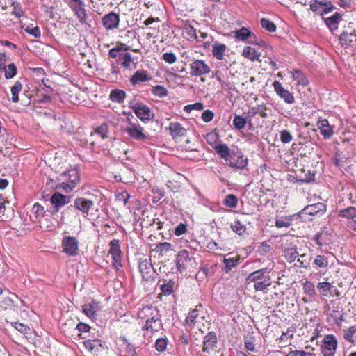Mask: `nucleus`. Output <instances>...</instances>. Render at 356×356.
<instances>
[{
    "label": "nucleus",
    "mask_w": 356,
    "mask_h": 356,
    "mask_svg": "<svg viewBox=\"0 0 356 356\" xmlns=\"http://www.w3.org/2000/svg\"><path fill=\"white\" fill-rule=\"evenodd\" d=\"M246 281L248 282H254V289L257 291H265L272 283L270 271L267 268L251 273L248 276Z\"/></svg>",
    "instance_id": "obj_1"
},
{
    "label": "nucleus",
    "mask_w": 356,
    "mask_h": 356,
    "mask_svg": "<svg viewBox=\"0 0 356 356\" xmlns=\"http://www.w3.org/2000/svg\"><path fill=\"white\" fill-rule=\"evenodd\" d=\"M59 180L63 181L60 184V188L66 192H70L79 181L78 171L75 169H71L67 173L61 174Z\"/></svg>",
    "instance_id": "obj_2"
},
{
    "label": "nucleus",
    "mask_w": 356,
    "mask_h": 356,
    "mask_svg": "<svg viewBox=\"0 0 356 356\" xmlns=\"http://www.w3.org/2000/svg\"><path fill=\"white\" fill-rule=\"evenodd\" d=\"M337 347V340L332 334L325 335L321 345V353L323 356H334Z\"/></svg>",
    "instance_id": "obj_3"
},
{
    "label": "nucleus",
    "mask_w": 356,
    "mask_h": 356,
    "mask_svg": "<svg viewBox=\"0 0 356 356\" xmlns=\"http://www.w3.org/2000/svg\"><path fill=\"white\" fill-rule=\"evenodd\" d=\"M190 75L191 76H201L209 74L210 67L203 60H194L189 65Z\"/></svg>",
    "instance_id": "obj_4"
},
{
    "label": "nucleus",
    "mask_w": 356,
    "mask_h": 356,
    "mask_svg": "<svg viewBox=\"0 0 356 356\" xmlns=\"http://www.w3.org/2000/svg\"><path fill=\"white\" fill-rule=\"evenodd\" d=\"M248 159L244 157L241 151L237 149L232 152V155L226 163L231 168L243 169L248 165Z\"/></svg>",
    "instance_id": "obj_5"
},
{
    "label": "nucleus",
    "mask_w": 356,
    "mask_h": 356,
    "mask_svg": "<svg viewBox=\"0 0 356 356\" xmlns=\"http://www.w3.org/2000/svg\"><path fill=\"white\" fill-rule=\"evenodd\" d=\"M109 253L111 254L113 265L114 268L118 270L122 266L121 262L122 252L120 248L119 241L116 239L112 240L110 243Z\"/></svg>",
    "instance_id": "obj_6"
},
{
    "label": "nucleus",
    "mask_w": 356,
    "mask_h": 356,
    "mask_svg": "<svg viewBox=\"0 0 356 356\" xmlns=\"http://www.w3.org/2000/svg\"><path fill=\"white\" fill-rule=\"evenodd\" d=\"M63 252L70 256H76L78 254L79 241L74 236H65L62 241Z\"/></svg>",
    "instance_id": "obj_7"
},
{
    "label": "nucleus",
    "mask_w": 356,
    "mask_h": 356,
    "mask_svg": "<svg viewBox=\"0 0 356 356\" xmlns=\"http://www.w3.org/2000/svg\"><path fill=\"white\" fill-rule=\"evenodd\" d=\"M129 136L134 140L145 141L147 137L143 133V128L138 124L129 122V126L125 129Z\"/></svg>",
    "instance_id": "obj_8"
},
{
    "label": "nucleus",
    "mask_w": 356,
    "mask_h": 356,
    "mask_svg": "<svg viewBox=\"0 0 356 356\" xmlns=\"http://www.w3.org/2000/svg\"><path fill=\"white\" fill-rule=\"evenodd\" d=\"M130 108L134 111L136 116L143 122H147L150 119V108L142 103L131 102Z\"/></svg>",
    "instance_id": "obj_9"
},
{
    "label": "nucleus",
    "mask_w": 356,
    "mask_h": 356,
    "mask_svg": "<svg viewBox=\"0 0 356 356\" xmlns=\"http://www.w3.org/2000/svg\"><path fill=\"white\" fill-rule=\"evenodd\" d=\"M102 309L100 302L97 300H92L90 302L85 304L82 307L83 312L90 318L96 320L97 313Z\"/></svg>",
    "instance_id": "obj_10"
},
{
    "label": "nucleus",
    "mask_w": 356,
    "mask_h": 356,
    "mask_svg": "<svg viewBox=\"0 0 356 356\" xmlns=\"http://www.w3.org/2000/svg\"><path fill=\"white\" fill-rule=\"evenodd\" d=\"M102 22L106 30H113L119 26L120 16L114 12H110L102 17Z\"/></svg>",
    "instance_id": "obj_11"
},
{
    "label": "nucleus",
    "mask_w": 356,
    "mask_h": 356,
    "mask_svg": "<svg viewBox=\"0 0 356 356\" xmlns=\"http://www.w3.org/2000/svg\"><path fill=\"white\" fill-rule=\"evenodd\" d=\"M317 289L319 291L320 293L325 297L332 296V297H339L340 293L337 290L335 286L332 285L330 282H319L317 284Z\"/></svg>",
    "instance_id": "obj_12"
},
{
    "label": "nucleus",
    "mask_w": 356,
    "mask_h": 356,
    "mask_svg": "<svg viewBox=\"0 0 356 356\" xmlns=\"http://www.w3.org/2000/svg\"><path fill=\"white\" fill-rule=\"evenodd\" d=\"M273 86L277 95L282 99L284 102L289 104L294 102V97L292 93L286 90L278 81H275L273 83Z\"/></svg>",
    "instance_id": "obj_13"
},
{
    "label": "nucleus",
    "mask_w": 356,
    "mask_h": 356,
    "mask_svg": "<svg viewBox=\"0 0 356 356\" xmlns=\"http://www.w3.org/2000/svg\"><path fill=\"white\" fill-rule=\"evenodd\" d=\"M93 206L94 202L92 200L84 197H78L74 201V207L84 215H88L90 209H92Z\"/></svg>",
    "instance_id": "obj_14"
},
{
    "label": "nucleus",
    "mask_w": 356,
    "mask_h": 356,
    "mask_svg": "<svg viewBox=\"0 0 356 356\" xmlns=\"http://www.w3.org/2000/svg\"><path fill=\"white\" fill-rule=\"evenodd\" d=\"M139 270L143 280L148 281L152 279L154 275L153 266L147 259L141 260L139 262Z\"/></svg>",
    "instance_id": "obj_15"
},
{
    "label": "nucleus",
    "mask_w": 356,
    "mask_h": 356,
    "mask_svg": "<svg viewBox=\"0 0 356 356\" xmlns=\"http://www.w3.org/2000/svg\"><path fill=\"white\" fill-rule=\"evenodd\" d=\"M218 339L214 332H208L204 337L202 352L208 353L210 350L217 348Z\"/></svg>",
    "instance_id": "obj_16"
},
{
    "label": "nucleus",
    "mask_w": 356,
    "mask_h": 356,
    "mask_svg": "<svg viewBox=\"0 0 356 356\" xmlns=\"http://www.w3.org/2000/svg\"><path fill=\"white\" fill-rule=\"evenodd\" d=\"M162 327V323L159 318L152 316L146 321L143 329L145 330L144 335L149 336V332L152 334L154 332H158Z\"/></svg>",
    "instance_id": "obj_17"
},
{
    "label": "nucleus",
    "mask_w": 356,
    "mask_h": 356,
    "mask_svg": "<svg viewBox=\"0 0 356 356\" xmlns=\"http://www.w3.org/2000/svg\"><path fill=\"white\" fill-rule=\"evenodd\" d=\"M189 261V253L186 250H181L178 252L177 259L175 260L178 271L181 273L186 270Z\"/></svg>",
    "instance_id": "obj_18"
},
{
    "label": "nucleus",
    "mask_w": 356,
    "mask_h": 356,
    "mask_svg": "<svg viewBox=\"0 0 356 356\" xmlns=\"http://www.w3.org/2000/svg\"><path fill=\"white\" fill-rule=\"evenodd\" d=\"M85 4L83 1H80L76 5H70V8L74 11L75 15L79 19L82 24H88V16L85 9Z\"/></svg>",
    "instance_id": "obj_19"
},
{
    "label": "nucleus",
    "mask_w": 356,
    "mask_h": 356,
    "mask_svg": "<svg viewBox=\"0 0 356 356\" xmlns=\"http://www.w3.org/2000/svg\"><path fill=\"white\" fill-rule=\"evenodd\" d=\"M213 148L220 158L225 160L226 163L232 155V152H234V149L231 150L227 145L225 143L215 144L213 145Z\"/></svg>",
    "instance_id": "obj_20"
},
{
    "label": "nucleus",
    "mask_w": 356,
    "mask_h": 356,
    "mask_svg": "<svg viewBox=\"0 0 356 356\" xmlns=\"http://www.w3.org/2000/svg\"><path fill=\"white\" fill-rule=\"evenodd\" d=\"M326 209L325 204L318 202L305 207L303 211L310 216H315L318 214H323Z\"/></svg>",
    "instance_id": "obj_21"
},
{
    "label": "nucleus",
    "mask_w": 356,
    "mask_h": 356,
    "mask_svg": "<svg viewBox=\"0 0 356 356\" xmlns=\"http://www.w3.org/2000/svg\"><path fill=\"white\" fill-rule=\"evenodd\" d=\"M234 37L242 42H247L249 38H252L253 33L247 27H241L232 32Z\"/></svg>",
    "instance_id": "obj_22"
},
{
    "label": "nucleus",
    "mask_w": 356,
    "mask_h": 356,
    "mask_svg": "<svg viewBox=\"0 0 356 356\" xmlns=\"http://www.w3.org/2000/svg\"><path fill=\"white\" fill-rule=\"evenodd\" d=\"M318 127L325 138H330L334 134L333 127L329 124L327 119L320 120L318 122Z\"/></svg>",
    "instance_id": "obj_23"
},
{
    "label": "nucleus",
    "mask_w": 356,
    "mask_h": 356,
    "mask_svg": "<svg viewBox=\"0 0 356 356\" xmlns=\"http://www.w3.org/2000/svg\"><path fill=\"white\" fill-rule=\"evenodd\" d=\"M151 77L148 76L147 71L138 70L130 78V83L132 86H136L140 82L149 81Z\"/></svg>",
    "instance_id": "obj_24"
},
{
    "label": "nucleus",
    "mask_w": 356,
    "mask_h": 356,
    "mask_svg": "<svg viewBox=\"0 0 356 356\" xmlns=\"http://www.w3.org/2000/svg\"><path fill=\"white\" fill-rule=\"evenodd\" d=\"M168 129L174 139L178 137L185 136L186 135V129H184L179 122H171L169 125Z\"/></svg>",
    "instance_id": "obj_25"
},
{
    "label": "nucleus",
    "mask_w": 356,
    "mask_h": 356,
    "mask_svg": "<svg viewBox=\"0 0 356 356\" xmlns=\"http://www.w3.org/2000/svg\"><path fill=\"white\" fill-rule=\"evenodd\" d=\"M45 213L44 209L39 203H35L30 213V218L33 222H40Z\"/></svg>",
    "instance_id": "obj_26"
},
{
    "label": "nucleus",
    "mask_w": 356,
    "mask_h": 356,
    "mask_svg": "<svg viewBox=\"0 0 356 356\" xmlns=\"http://www.w3.org/2000/svg\"><path fill=\"white\" fill-rule=\"evenodd\" d=\"M70 200V196L64 195L58 192H56L51 197L52 204L57 209L65 205Z\"/></svg>",
    "instance_id": "obj_27"
},
{
    "label": "nucleus",
    "mask_w": 356,
    "mask_h": 356,
    "mask_svg": "<svg viewBox=\"0 0 356 356\" xmlns=\"http://www.w3.org/2000/svg\"><path fill=\"white\" fill-rule=\"evenodd\" d=\"M341 15L339 13H335L332 16L327 18H323L325 24L329 27L330 30L333 32L338 29V25L341 19Z\"/></svg>",
    "instance_id": "obj_28"
},
{
    "label": "nucleus",
    "mask_w": 356,
    "mask_h": 356,
    "mask_svg": "<svg viewBox=\"0 0 356 356\" xmlns=\"http://www.w3.org/2000/svg\"><path fill=\"white\" fill-rule=\"evenodd\" d=\"M121 56V63L120 65L122 67L128 70L129 71L132 70V65H134V68L136 67V63H134V59L131 55V54L129 52H126L120 54Z\"/></svg>",
    "instance_id": "obj_29"
},
{
    "label": "nucleus",
    "mask_w": 356,
    "mask_h": 356,
    "mask_svg": "<svg viewBox=\"0 0 356 356\" xmlns=\"http://www.w3.org/2000/svg\"><path fill=\"white\" fill-rule=\"evenodd\" d=\"M242 56L252 61H254L259 59L261 53L257 52L255 49L250 46H247L243 48Z\"/></svg>",
    "instance_id": "obj_30"
},
{
    "label": "nucleus",
    "mask_w": 356,
    "mask_h": 356,
    "mask_svg": "<svg viewBox=\"0 0 356 356\" xmlns=\"http://www.w3.org/2000/svg\"><path fill=\"white\" fill-rule=\"evenodd\" d=\"M226 46L224 44H220L218 42H215L212 45V54L213 56L217 60H222L224 58V54L226 50Z\"/></svg>",
    "instance_id": "obj_31"
},
{
    "label": "nucleus",
    "mask_w": 356,
    "mask_h": 356,
    "mask_svg": "<svg viewBox=\"0 0 356 356\" xmlns=\"http://www.w3.org/2000/svg\"><path fill=\"white\" fill-rule=\"evenodd\" d=\"M356 36V31L353 30L352 32L348 33L346 31L342 32L339 37L340 43L342 46L351 45L353 38Z\"/></svg>",
    "instance_id": "obj_32"
},
{
    "label": "nucleus",
    "mask_w": 356,
    "mask_h": 356,
    "mask_svg": "<svg viewBox=\"0 0 356 356\" xmlns=\"http://www.w3.org/2000/svg\"><path fill=\"white\" fill-rule=\"evenodd\" d=\"M298 254L299 253L297 251L296 248L290 247L284 248L283 256L289 262L292 263L296 261V259L298 257Z\"/></svg>",
    "instance_id": "obj_33"
},
{
    "label": "nucleus",
    "mask_w": 356,
    "mask_h": 356,
    "mask_svg": "<svg viewBox=\"0 0 356 356\" xmlns=\"http://www.w3.org/2000/svg\"><path fill=\"white\" fill-rule=\"evenodd\" d=\"M344 339L351 345H356V327H350L343 332Z\"/></svg>",
    "instance_id": "obj_34"
},
{
    "label": "nucleus",
    "mask_w": 356,
    "mask_h": 356,
    "mask_svg": "<svg viewBox=\"0 0 356 356\" xmlns=\"http://www.w3.org/2000/svg\"><path fill=\"white\" fill-rule=\"evenodd\" d=\"M126 93L124 91L119 89L112 90L109 98L112 102L122 103L125 99Z\"/></svg>",
    "instance_id": "obj_35"
},
{
    "label": "nucleus",
    "mask_w": 356,
    "mask_h": 356,
    "mask_svg": "<svg viewBox=\"0 0 356 356\" xmlns=\"http://www.w3.org/2000/svg\"><path fill=\"white\" fill-rule=\"evenodd\" d=\"M175 287V282L172 280H163L162 284H160V289L164 293V295H170Z\"/></svg>",
    "instance_id": "obj_36"
},
{
    "label": "nucleus",
    "mask_w": 356,
    "mask_h": 356,
    "mask_svg": "<svg viewBox=\"0 0 356 356\" xmlns=\"http://www.w3.org/2000/svg\"><path fill=\"white\" fill-rule=\"evenodd\" d=\"M292 77L298 84L306 86L309 83V81L305 75L300 70H294L292 72Z\"/></svg>",
    "instance_id": "obj_37"
},
{
    "label": "nucleus",
    "mask_w": 356,
    "mask_h": 356,
    "mask_svg": "<svg viewBox=\"0 0 356 356\" xmlns=\"http://www.w3.org/2000/svg\"><path fill=\"white\" fill-rule=\"evenodd\" d=\"M223 263L225 264L223 270L227 273L230 272L234 267H236L238 264V259L236 257H224Z\"/></svg>",
    "instance_id": "obj_38"
},
{
    "label": "nucleus",
    "mask_w": 356,
    "mask_h": 356,
    "mask_svg": "<svg viewBox=\"0 0 356 356\" xmlns=\"http://www.w3.org/2000/svg\"><path fill=\"white\" fill-rule=\"evenodd\" d=\"M202 305H197L194 309L191 311L186 317L185 322L186 325H192L195 324V319L199 316V308L202 307Z\"/></svg>",
    "instance_id": "obj_39"
},
{
    "label": "nucleus",
    "mask_w": 356,
    "mask_h": 356,
    "mask_svg": "<svg viewBox=\"0 0 356 356\" xmlns=\"http://www.w3.org/2000/svg\"><path fill=\"white\" fill-rule=\"evenodd\" d=\"M339 216L348 219H353L356 218V208L349 207L339 211Z\"/></svg>",
    "instance_id": "obj_40"
},
{
    "label": "nucleus",
    "mask_w": 356,
    "mask_h": 356,
    "mask_svg": "<svg viewBox=\"0 0 356 356\" xmlns=\"http://www.w3.org/2000/svg\"><path fill=\"white\" fill-rule=\"evenodd\" d=\"M22 89V84L20 81H17L15 84L11 87L12 102L17 103L19 102L18 95Z\"/></svg>",
    "instance_id": "obj_41"
},
{
    "label": "nucleus",
    "mask_w": 356,
    "mask_h": 356,
    "mask_svg": "<svg viewBox=\"0 0 356 356\" xmlns=\"http://www.w3.org/2000/svg\"><path fill=\"white\" fill-rule=\"evenodd\" d=\"M312 257L305 253L299 254L297 262L299 263L298 266L300 268H308L310 266Z\"/></svg>",
    "instance_id": "obj_42"
},
{
    "label": "nucleus",
    "mask_w": 356,
    "mask_h": 356,
    "mask_svg": "<svg viewBox=\"0 0 356 356\" xmlns=\"http://www.w3.org/2000/svg\"><path fill=\"white\" fill-rule=\"evenodd\" d=\"M247 120L244 117L235 115L233 119V125L236 129H243L246 124Z\"/></svg>",
    "instance_id": "obj_43"
},
{
    "label": "nucleus",
    "mask_w": 356,
    "mask_h": 356,
    "mask_svg": "<svg viewBox=\"0 0 356 356\" xmlns=\"http://www.w3.org/2000/svg\"><path fill=\"white\" fill-rule=\"evenodd\" d=\"M4 75L7 79L13 78L17 74V67L14 63H10L7 66H4Z\"/></svg>",
    "instance_id": "obj_44"
},
{
    "label": "nucleus",
    "mask_w": 356,
    "mask_h": 356,
    "mask_svg": "<svg viewBox=\"0 0 356 356\" xmlns=\"http://www.w3.org/2000/svg\"><path fill=\"white\" fill-rule=\"evenodd\" d=\"M260 24L264 29L268 32L273 33L276 31V25L268 19L261 18L260 19Z\"/></svg>",
    "instance_id": "obj_45"
},
{
    "label": "nucleus",
    "mask_w": 356,
    "mask_h": 356,
    "mask_svg": "<svg viewBox=\"0 0 356 356\" xmlns=\"http://www.w3.org/2000/svg\"><path fill=\"white\" fill-rule=\"evenodd\" d=\"M223 203L227 207L235 208L238 204V198L235 195L229 194L225 196Z\"/></svg>",
    "instance_id": "obj_46"
},
{
    "label": "nucleus",
    "mask_w": 356,
    "mask_h": 356,
    "mask_svg": "<svg viewBox=\"0 0 356 356\" xmlns=\"http://www.w3.org/2000/svg\"><path fill=\"white\" fill-rule=\"evenodd\" d=\"M152 93L159 97H166L168 94V90L163 86L157 85L152 88Z\"/></svg>",
    "instance_id": "obj_47"
},
{
    "label": "nucleus",
    "mask_w": 356,
    "mask_h": 356,
    "mask_svg": "<svg viewBox=\"0 0 356 356\" xmlns=\"http://www.w3.org/2000/svg\"><path fill=\"white\" fill-rule=\"evenodd\" d=\"M231 229L238 235H242L246 230V227L239 220H236L230 225Z\"/></svg>",
    "instance_id": "obj_48"
},
{
    "label": "nucleus",
    "mask_w": 356,
    "mask_h": 356,
    "mask_svg": "<svg viewBox=\"0 0 356 356\" xmlns=\"http://www.w3.org/2000/svg\"><path fill=\"white\" fill-rule=\"evenodd\" d=\"M314 264L318 268H326L328 266V259L325 256L318 254L314 259Z\"/></svg>",
    "instance_id": "obj_49"
},
{
    "label": "nucleus",
    "mask_w": 356,
    "mask_h": 356,
    "mask_svg": "<svg viewBox=\"0 0 356 356\" xmlns=\"http://www.w3.org/2000/svg\"><path fill=\"white\" fill-rule=\"evenodd\" d=\"M171 246V244L168 242L160 243L156 245L155 251L163 255L170 250Z\"/></svg>",
    "instance_id": "obj_50"
},
{
    "label": "nucleus",
    "mask_w": 356,
    "mask_h": 356,
    "mask_svg": "<svg viewBox=\"0 0 356 356\" xmlns=\"http://www.w3.org/2000/svg\"><path fill=\"white\" fill-rule=\"evenodd\" d=\"M304 293L310 297H313L316 294L314 285L312 282L306 281L303 284Z\"/></svg>",
    "instance_id": "obj_51"
},
{
    "label": "nucleus",
    "mask_w": 356,
    "mask_h": 356,
    "mask_svg": "<svg viewBox=\"0 0 356 356\" xmlns=\"http://www.w3.org/2000/svg\"><path fill=\"white\" fill-rule=\"evenodd\" d=\"M11 6L13 7L12 14L17 18H20L24 15V11L19 3L13 2Z\"/></svg>",
    "instance_id": "obj_52"
},
{
    "label": "nucleus",
    "mask_w": 356,
    "mask_h": 356,
    "mask_svg": "<svg viewBox=\"0 0 356 356\" xmlns=\"http://www.w3.org/2000/svg\"><path fill=\"white\" fill-rule=\"evenodd\" d=\"M280 140L282 143H289L293 140V136L288 130H282L280 131Z\"/></svg>",
    "instance_id": "obj_53"
},
{
    "label": "nucleus",
    "mask_w": 356,
    "mask_h": 356,
    "mask_svg": "<svg viewBox=\"0 0 356 356\" xmlns=\"http://www.w3.org/2000/svg\"><path fill=\"white\" fill-rule=\"evenodd\" d=\"M162 58L169 64H173L177 61V56L172 52H165L163 54Z\"/></svg>",
    "instance_id": "obj_54"
},
{
    "label": "nucleus",
    "mask_w": 356,
    "mask_h": 356,
    "mask_svg": "<svg viewBox=\"0 0 356 356\" xmlns=\"http://www.w3.org/2000/svg\"><path fill=\"white\" fill-rule=\"evenodd\" d=\"M167 341L163 338H159L156 341L155 348L157 351L163 352L166 349Z\"/></svg>",
    "instance_id": "obj_55"
},
{
    "label": "nucleus",
    "mask_w": 356,
    "mask_h": 356,
    "mask_svg": "<svg viewBox=\"0 0 356 356\" xmlns=\"http://www.w3.org/2000/svg\"><path fill=\"white\" fill-rule=\"evenodd\" d=\"M83 344H84L85 348L90 352H92L93 350H95V349L97 345L100 346L99 341L90 340V339L84 341Z\"/></svg>",
    "instance_id": "obj_56"
},
{
    "label": "nucleus",
    "mask_w": 356,
    "mask_h": 356,
    "mask_svg": "<svg viewBox=\"0 0 356 356\" xmlns=\"http://www.w3.org/2000/svg\"><path fill=\"white\" fill-rule=\"evenodd\" d=\"M129 198L130 195L128 193L127 191H122L116 196L117 200L119 202H122L124 206L128 202Z\"/></svg>",
    "instance_id": "obj_57"
},
{
    "label": "nucleus",
    "mask_w": 356,
    "mask_h": 356,
    "mask_svg": "<svg viewBox=\"0 0 356 356\" xmlns=\"http://www.w3.org/2000/svg\"><path fill=\"white\" fill-rule=\"evenodd\" d=\"M26 32L34 36L35 38H40L41 35L40 29L38 26L30 27L27 26L25 29Z\"/></svg>",
    "instance_id": "obj_58"
},
{
    "label": "nucleus",
    "mask_w": 356,
    "mask_h": 356,
    "mask_svg": "<svg viewBox=\"0 0 356 356\" xmlns=\"http://www.w3.org/2000/svg\"><path fill=\"white\" fill-rule=\"evenodd\" d=\"M213 117H214V113L209 109L204 111L202 113V119L204 122H211L213 119Z\"/></svg>",
    "instance_id": "obj_59"
},
{
    "label": "nucleus",
    "mask_w": 356,
    "mask_h": 356,
    "mask_svg": "<svg viewBox=\"0 0 356 356\" xmlns=\"http://www.w3.org/2000/svg\"><path fill=\"white\" fill-rule=\"evenodd\" d=\"M261 109H263V105H258L257 106L252 107L249 109L248 115L250 118H253L256 115L259 114V113H261Z\"/></svg>",
    "instance_id": "obj_60"
},
{
    "label": "nucleus",
    "mask_w": 356,
    "mask_h": 356,
    "mask_svg": "<svg viewBox=\"0 0 356 356\" xmlns=\"http://www.w3.org/2000/svg\"><path fill=\"white\" fill-rule=\"evenodd\" d=\"M286 356H314V355L304 350H293L290 351Z\"/></svg>",
    "instance_id": "obj_61"
},
{
    "label": "nucleus",
    "mask_w": 356,
    "mask_h": 356,
    "mask_svg": "<svg viewBox=\"0 0 356 356\" xmlns=\"http://www.w3.org/2000/svg\"><path fill=\"white\" fill-rule=\"evenodd\" d=\"M186 232V226L183 223H180L175 228L174 233L176 236H181V235L184 234Z\"/></svg>",
    "instance_id": "obj_62"
},
{
    "label": "nucleus",
    "mask_w": 356,
    "mask_h": 356,
    "mask_svg": "<svg viewBox=\"0 0 356 356\" xmlns=\"http://www.w3.org/2000/svg\"><path fill=\"white\" fill-rule=\"evenodd\" d=\"M177 341L179 345H184V346L188 345L189 343V339H188V335L185 333H181L179 336V339H177Z\"/></svg>",
    "instance_id": "obj_63"
},
{
    "label": "nucleus",
    "mask_w": 356,
    "mask_h": 356,
    "mask_svg": "<svg viewBox=\"0 0 356 356\" xmlns=\"http://www.w3.org/2000/svg\"><path fill=\"white\" fill-rule=\"evenodd\" d=\"M43 90H44V94L41 95V98L39 100L40 103H46L51 101V93L50 91L48 90H44L42 88Z\"/></svg>",
    "instance_id": "obj_64"
}]
</instances>
